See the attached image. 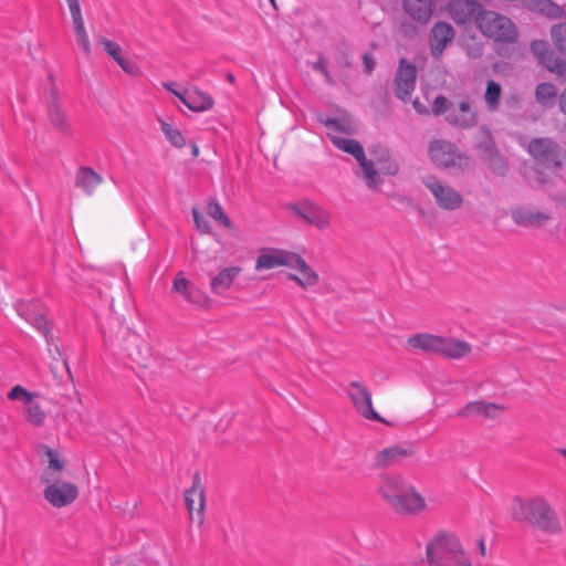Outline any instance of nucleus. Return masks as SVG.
<instances>
[{
	"instance_id": "f257e3e1",
	"label": "nucleus",
	"mask_w": 566,
	"mask_h": 566,
	"mask_svg": "<svg viewBox=\"0 0 566 566\" xmlns=\"http://www.w3.org/2000/svg\"><path fill=\"white\" fill-rule=\"evenodd\" d=\"M512 518L548 535H556L563 531L555 510L539 495L530 499L516 497L513 502Z\"/></svg>"
},
{
	"instance_id": "f03ea898",
	"label": "nucleus",
	"mask_w": 566,
	"mask_h": 566,
	"mask_svg": "<svg viewBox=\"0 0 566 566\" xmlns=\"http://www.w3.org/2000/svg\"><path fill=\"white\" fill-rule=\"evenodd\" d=\"M434 116L444 115L446 122L459 129L468 130L479 123V113L470 97L451 102L443 95H438L431 105Z\"/></svg>"
},
{
	"instance_id": "7ed1b4c3",
	"label": "nucleus",
	"mask_w": 566,
	"mask_h": 566,
	"mask_svg": "<svg viewBox=\"0 0 566 566\" xmlns=\"http://www.w3.org/2000/svg\"><path fill=\"white\" fill-rule=\"evenodd\" d=\"M426 553L430 566H472L459 539L452 534H438L427 544Z\"/></svg>"
},
{
	"instance_id": "20e7f679",
	"label": "nucleus",
	"mask_w": 566,
	"mask_h": 566,
	"mask_svg": "<svg viewBox=\"0 0 566 566\" xmlns=\"http://www.w3.org/2000/svg\"><path fill=\"white\" fill-rule=\"evenodd\" d=\"M428 155L437 167L452 174H464L473 166L470 156L460 151L455 144L446 139L431 140L428 146Z\"/></svg>"
},
{
	"instance_id": "39448f33",
	"label": "nucleus",
	"mask_w": 566,
	"mask_h": 566,
	"mask_svg": "<svg viewBox=\"0 0 566 566\" xmlns=\"http://www.w3.org/2000/svg\"><path fill=\"white\" fill-rule=\"evenodd\" d=\"M332 142L338 149L350 154L358 161L366 186L371 190H379L382 180L378 177L374 161L367 159L361 144L356 139L339 137H332Z\"/></svg>"
},
{
	"instance_id": "423d86ee",
	"label": "nucleus",
	"mask_w": 566,
	"mask_h": 566,
	"mask_svg": "<svg viewBox=\"0 0 566 566\" xmlns=\"http://www.w3.org/2000/svg\"><path fill=\"white\" fill-rule=\"evenodd\" d=\"M478 29L484 35L501 42H514L517 36L515 24L509 18L491 10L480 13Z\"/></svg>"
},
{
	"instance_id": "0eeeda50",
	"label": "nucleus",
	"mask_w": 566,
	"mask_h": 566,
	"mask_svg": "<svg viewBox=\"0 0 566 566\" xmlns=\"http://www.w3.org/2000/svg\"><path fill=\"white\" fill-rule=\"evenodd\" d=\"M527 153L547 168L562 169L566 159V150L549 137H537L530 140Z\"/></svg>"
},
{
	"instance_id": "6e6552de",
	"label": "nucleus",
	"mask_w": 566,
	"mask_h": 566,
	"mask_svg": "<svg viewBox=\"0 0 566 566\" xmlns=\"http://www.w3.org/2000/svg\"><path fill=\"white\" fill-rule=\"evenodd\" d=\"M41 480L45 484L43 496L53 507H65L78 497V488L74 483L61 482L50 473L42 474Z\"/></svg>"
},
{
	"instance_id": "1a4fd4ad",
	"label": "nucleus",
	"mask_w": 566,
	"mask_h": 566,
	"mask_svg": "<svg viewBox=\"0 0 566 566\" xmlns=\"http://www.w3.org/2000/svg\"><path fill=\"white\" fill-rule=\"evenodd\" d=\"M345 392L354 409L363 418L370 421L387 423V421L374 409L371 392L365 384L358 380H353L345 388Z\"/></svg>"
},
{
	"instance_id": "9d476101",
	"label": "nucleus",
	"mask_w": 566,
	"mask_h": 566,
	"mask_svg": "<svg viewBox=\"0 0 566 566\" xmlns=\"http://www.w3.org/2000/svg\"><path fill=\"white\" fill-rule=\"evenodd\" d=\"M46 115L51 127L61 136L72 137L74 129L69 118L67 112L63 107L59 96L57 87L52 85L49 88V97L46 101Z\"/></svg>"
},
{
	"instance_id": "9b49d317",
	"label": "nucleus",
	"mask_w": 566,
	"mask_h": 566,
	"mask_svg": "<svg viewBox=\"0 0 566 566\" xmlns=\"http://www.w3.org/2000/svg\"><path fill=\"white\" fill-rule=\"evenodd\" d=\"M422 182L432 193L440 209L453 211L463 205V196L453 187L440 181L436 176H427Z\"/></svg>"
},
{
	"instance_id": "f8f14e48",
	"label": "nucleus",
	"mask_w": 566,
	"mask_h": 566,
	"mask_svg": "<svg viewBox=\"0 0 566 566\" xmlns=\"http://www.w3.org/2000/svg\"><path fill=\"white\" fill-rule=\"evenodd\" d=\"M185 503L190 518L193 521L196 513L198 524L202 525L205 522L206 500L205 489L198 472L192 476V485L186 491Z\"/></svg>"
},
{
	"instance_id": "ddd939ff",
	"label": "nucleus",
	"mask_w": 566,
	"mask_h": 566,
	"mask_svg": "<svg viewBox=\"0 0 566 566\" xmlns=\"http://www.w3.org/2000/svg\"><path fill=\"white\" fill-rule=\"evenodd\" d=\"M289 209L306 223L325 229L329 226V213L312 201H303L301 203H290Z\"/></svg>"
},
{
	"instance_id": "4468645a",
	"label": "nucleus",
	"mask_w": 566,
	"mask_h": 566,
	"mask_svg": "<svg viewBox=\"0 0 566 566\" xmlns=\"http://www.w3.org/2000/svg\"><path fill=\"white\" fill-rule=\"evenodd\" d=\"M416 82V66L406 59H401L395 77V95L401 101H407L415 90Z\"/></svg>"
},
{
	"instance_id": "2eb2a0df",
	"label": "nucleus",
	"mask_w": 566,
	"mask_h": 566,
	"mask_svg": "<svg viewBox=\"0 0 566 566\" xmlns=\"http://www.w3.org/2000/svg\"><path fill=\"white\" fill-rule=\"evenodd\" d=\"M484 11L476 0H450L448 3V12L457 24L474 21L478 25V18Z\"/></svg>"
},
{
	"instance_id": "dca6fc26",
	"label": "nucleus",
	"mask_w": 566,
	"mask_h": 566,
	"mask_svg": "<svg viewBox=\"0 0 566 566\" xmlns=\"http://www.w3.org/2000/svg\"><path fill=\"white\" fill-rule=\"evenodd\" d=\"M390 509L398 514L417 515L426 509V501L413 485L409 484L405 491L397 496V500Z\"/></svg>"
},
{
	"instance_id": "f3484780",
	"label": "nucleus",
	"mask_w": 566,
	"mask_h": 566,
	"mask_svg": "<svg viewBox=\"0 0 566 566\" xmlns=\"http://www.w3.org/2000/svg\"><path fill=\"white\" fill-rule=\"evenodd\" d=\"M504 410L505 407L503 405L476 400L464 405L461 409L457 411L455 416L469 419L476 418L481 420H493L497 418L502 412H504Z\"/></svg>"
},
{
	"instance_id": "a211bd4d",
	"label": "nucleus",
	"mask_w": 566,
	"mask_h": 566,
	"mask_svg": "<svg viewBox=\"0 0 566 566\" xmlns=\"http://www.w3.org/2000/svg\"><path fill=\"white\" fill-rule=\"evenodd\" d=\"M416 449L410 443L395 444L379 451L375 458V464L379 468H388L401 463L412 457Z\"/></svg>"
},
{
	"instance_id": "6ab92c4d",
	"label": "nucleus",
	"mask_w": 566,
	"mask_h": 566,
	"mask_svg": "<svg viewBox=\"0 0 566 566\" xmlns=\"http://www.w3.org/2000/svg\"><path fill=\"white\" fill-rule=\"evenodd\" d=\"M124 350L138 366L147 367L151 361V348L149 344L137 334H130L125 339Z\"/></svg>"
},
{
	"instance_id": "aec40b11",
	"label": "nucleus",
	"mask_w": 566,
	"mask_h": 566,
	"mask_svg": "<svg viewBox=\"0 0 566 566\" xmlns=\"http://www.w3.org/2000/svg\"><path fill=\"white\" fill-rule=\"evenodd\" d=\"M409 484L399 474H385L380 478L377 492L390 507Z\"/></svg>"
},
{
	"instance_id": "412c9836",
	"label": "nucleus",
	"mask_w": 566,
	"mask_h": 566,
	"mask_svg": "<svg viewBox=\"0 0 566 566\" xmlns=\"http://www.w3.org/2000/svg\"><path fill=\"white\" fill-rule=\"evenodd\" d=\"M98 44L102 45L106 54H108L125 73L135 77L142 75L140 67L135 62H132L123 56V50L118 43L105 36H101L98 39Z\"/></svg>"
},
{
	"instance_id": "4be33fe9",
	"label": "nucleus",
	"mask_w": 566,
	"mask_h": 566,
	"mask_svg": "<svg viewBox=\"0 0 566 566\" xmlns=\"http://www.w3.org/2000/svg\"><path fill=\"white\" fill-rule=\"evenodd\" d=\"M289 268L297 269L301 275L289 273L287 279L304 290L315 286L319 281L318 274L296 253L292 256Z\"/></svg>"
},
{
	"instance_id": "5701e85b",
	"label": "nucleus",
	"mask_w": 566,
	"mask_h": 566,
	"mask_svg": "<svg viewBox=\"0 0 566 566\" xmlns=\"http://www.w3.org/2000/svg\"><path fill=\"white\" fill-rule=\"evenodd\" d=\"M454 30L447 22L436 23L430 32V50L433 57L439 59L447 45L454 39Z\"/></svg>"
},
{
	"instance_id": "b1692460",
	"label": "nucleus",
	"mask_w": 566,
	"mask_h": 566,
	"mask_svg": "<svg viewBox=\"0 0 566 566\" xmlns=\"http://www.w3.org/2000/svg\"><path fill=\"white\" fill-rule=\"evenodd\" d=\"M69 9L72 15L76 43L83 50L85 55L90 56L92 52L91 42L85 30L80 1L69 6Z\"/></svg>"
},
{
	"instance_id": "393cba45",
	"label": "nucleus",
	"mask_w": 566,
	"mask_h": 566,
	"mask_svg": "<svg viewBox=\"0 0 566 566\" xmlns=\"http://www.w3.org/2000/svg\"><path fill=\"white\" fill-rule=\"evenodd\" d=\"M440 344H442V336L428 333L413 334L407 339V346L410 349L424 354H438Z\"/></svg>"
},
{
	"instance_id": "a878e982",
	"label": "nucleus",
	"mask_w": 566,
	"mask_h": 566,
	"mask_svg": "<svg viewBox=\"0 0 566 566\" xmlns=\"http://www.w3.org/2000/svg\"><path fill=\"white\" fill-rule=\"evenodd\" d=\"M512 219L521 227H543L551 219V214L543 211L516 209L512 211Z\"/></svg>"
},
{
	"instance_id": "bb28decb",
	"label": "nucleus",
	"mask_w": 566,
	"mask_h": 566,
	"mask_svg": "<svg viewBox=\"0 0 566 566\" xmlns=\"http://www.w3.org/2000/svg\"><path fill=\"white\" fill-rule=\"evenodd\" d=\"M241 273L240 266H229L219 271L211 277L210 290L213 294L221 295L230 289L235 277Z\"/></svg>"
},
{
	"instance_id": "cd10ccee",
	"label": "nucleus",
	"mask_w": 566,
	"mask_h": 566,
	"mask_svg": "<svg viewBox=\"0 0 566 566\" xmlns=\"http://www.w3.org/2000/svg\"><path fill=\"white\" fill-rule=\"evenodd\" d=\"M293 255V252L283 250L275 251L274 253L260 254L256 259L255 269L270 270L277 266H290Z\"/></svg>"
},
{
	"instance_id": "c85d7f7f",
	"label": "nucleus",
	"mask_w": 566,
	"mask_h": 566,
	"mask_svg": "<svg viewBox=\"0 0 566 566\" xmlns=\"http://www.w3.org/2000/svg\"><path fill=\"white\" fill-rule=\"evenodd\" d=\"M472 350L468 342L442 337V344L439 345L438 354L451 359H459Z\"/></svg>"
},
{
	"instance_id": "c756f323",
	"label": "nucleus",
	"mask_w": 566,
	"mask_h": 566,
	"mask_svg": "<svg viewBox=\"0 0 566 566\" xmlns=\"http://www.w3.org/2000/svg\"><path fill=\"white\" fill-rule=\"evenodd\" d=\"M103 182V177L91 167H81L75 175V186L91 196Z\"/></svg>"
},
{
	"instance_id": "7c9ffc66",
	"label": "nucleus",
	"mask_w": 566,
	"mask_h": 566,
	"mask_svg": "<svg viewBox=\"0 0 566 566\" xmlns=\"http://www.w3.org/2000/svg\"><path fill=\"white\" fill-rule=\"evenodd\" d=\"M184 104L193 112H206L213 107V99L205 92L192 88L186 92Z\"/></svg>"
},
{
	"instance_id": "2f4dec72",
	"label": "nucleus",
	"mask_w": 566,
	"mask_h": 566,
	"mask_svg": "<svg viewBox=\"0 0 566 566\" xmlns=\"http://www.w3.org/2000/svg\"><path fill=\"white\" fill-rule=\"evenodd\" d=\"M535 101L544 108H551L554 106L557 95L556 86L551 82L539 83L535 88Z\"/></svg>"
},
{
	"instance_id": "473e14b6",
	"label": "nucleus",
	"mask_w": 566,
	"mask_h": 566,
	"mask_svg": "<svg viewBox=\"0 0 566 566\" xmlns=\"http://www.w3.org/2000/svg\"><path fill=\"white\" fill-rule=\"evenodd\" d=\"M36 397H32L30 401L24 403V416L27 421L33 427H42L46 419V413L35 400Z\"/></svg>"
},
{
	"instance_id": "72a5a7b5",
	"label": "nucleus",
	"mask_w": 566,
	"mask_h": 566,
	"mask_svg": "<svg viewBox=\"0 0 566 566\" xmlns=\"http://www.w3.org/2000/svg\"><path fill=\"white\" fill-rule=\"evenodd\" d=\"M40 448L44 450L49 459L48 468L43 471V474L50 473L51 478L59 479L57 472H61L65 468V461L60 458L56 450L44 444H41Z\"/></svg>"
},
{
	"instance_id": "f704fd0d",
	"label": "nucleus",
	"mask_w": 566,
	"mask_h": 566,
	"mask_svg": "<svg viewBox=\"0 0 566 566\" xmlns=\"http://www.w3.org/2000/svg\"><path fill=\"white\" fill-rule=\"evenodd\" d=\"M501 93L502 88L497 82L493 80L488 81L486 90L484 93V101L490 112H495L499 108Z\"/></svg>"
},
{
	"instance_id": "c9c22d12",
	"label": "nucleus",
	"mask_w": 566,
	"mask_h": 566,
	"mask_svg": "<svg viewBox=\"0 0 566 566\" xmlns=\"http://www.w3.org/2000/svg\"><path fill=\"white\" fill-rule=\"evenodd\" d=\"M207 213L209 217H211L213 220L219 222L220 224L227 227L228 229H232L233 224L229 217L226 214L222 207L216 201L210 200L207 205Z\"/></svg>"
},
{
	"instance_id": "e433bc0d",
	"label": "nucleus",
	"mask_w": 566,
	"mask_h": 566,
	"mask_svg": "<svg viewBox=\"0 0 566 566\" xmlns=\"http://www.w3.org/2000/svg\"><path fill=\"white\" fill-rule=\"evenodd\" d=\"M533 54L539 60L541 64H545L555 53L551 50L548 43L542 40H535L531 43Z\"/></svg>"
},
{
	"instance_id": "4c0bfd02",
	"label": "nucleus",
	"mask_w": 566,
	"mask_h": 566,
	"mask_svg": "<svg viewBox=\"0 0 566 566\" xmlns=\"http://www.w3.org/2000/svg\"><path fill=\"white\" fill-rule=\"evenodd\" d=\"M535 9L548 18H559L563 14L562 7L552 0H535Z\"/></svg>"
},
{
	"instance_id": "58836bf2",
	"label": "nucleus",
	"mask_w": 566,
	"mask_h": 566,
	"mask_svg": "<svg viewBox=\"0 0 566 566\" xmlns=\"http://www.w3.org/2000/svg\"><path fill=\"white\" fill-rule=\"evenodd\" d=\"M161 130L172 146L181 148L186 145V138L178 129L174 128L170 124L161 120Z\"/></svg>"
},
{
	"instance_id": "ea45409f",
	"label": "nucleus",
	"mask_w": 566,
	"mask_h": 566,
	"mask_svg": "<svg viewBox=\"0 0 566 566\" xmlns=\"http://www.w3.org/2000/svg\"><path fill=\"white\" fill-rule=\"evenodd\" d=\"M551 35L558 51L566 55V22L553 25Z\"/></svg>"
},
{
	"instance_id": "a19ab883",
	"label": "nucleus",
	"mask_w": 566,
	"mask_h": 566,
	"mask_svg": "<svg viewBox=\"0 0 566 566\" xmlns=\"http://www.w3.org/2000/svg\"><path fill=\"white\" fill-rule=\"evenodd\" d=\"M185 300L189 303H192L205 308L210 307L211 304L210 297L203 291L195 286H192L189 293H187Z\"/></svg>"
},
{
	"instance_id": "79ce46f5",
	"label": "nucleus",
	"mask_w": 566,
	"mask_h": 566,
	"mask_svg": "<svg viewBox=\"0 0 566 566\" xmlns=\"http://www.w3.org/2000/svg\"><path fill=\"white\" fill-rule=\"evenodd\" d=\"M32 397H38L36 394L28 391L25 388H23L20 385L14 386L9 392H8V399L10 400H21L23 405Z\"/></svg>"
},
{
	"instance_id": "37998d69",
	"label": "nucleus",
	"mask_w": 566,
	"mask_h": 566,
	"mask_svg": "<svg viewBox=\"0 0 566 566\" xmlns=\"http://www.w3.org/2000/svg\"><path fill=\"white\" fill-rule=\"evenodd\" d=\"M28 322L36 327L46 337L49 334L48 322L43 314L31 315L30 313L21 314Z\"/></svg>"
},
{
	"instance_id": "c03bdc74",
	"label": "nucleus",
	"mask_w": 566,
	"mask_h": 566,
	"mask_svg": "<svg viewBox=\"0 0 566 566\" xmlns=\"http://www.w3.org/2000/svg\"><path fill=\"white\" fill-rule=\"evenodd\" d=\"M317 119L326 127H333L342 133L350 134L353 130L348 123L340 120L338 118H324L323 116L319 115Z\"/></svg>"
},
{
	"instance_id": "a18cd8bd",
	"label": "nucleus",
	"mask_w": 566,
	"mask_h": 566,
	"mask_svg": "<svg viewBox=\"0 0 566 566\" xmlns=\"http://www.w3.org/2000/svg\"><path fill=\"white\" fill-rule=\"evenodd\" d=\"M544 66L549 72L555 73L557 76H564L566 74V61L559 59L556 55L547 60Z\"/></svg>"
},
{
	"instance_id": "49530a36",
	"label": "nucleus",
	"mask_w": 566,
	"mask_h": 566,
	"mask_svg": "<svg viewBox=\"0 0 566 566\" xmlns=\"http://www.w3.org/2000/svg\"><path fill=\"white\" fill-rule=\"evenodd\" d=\"M190 282L182 276V273H178L172 283V290L182 295L185 298L187 293L191 290Z\"/></svg>"
},
{
	"instance_id": "de8ad7c7",
	"label": "nucleus",
	"mask_w": 566,
	"mask_h": 566,
	"mask_svg": "<svg viewBox=\"0 0 566 566\" xmlns=\"http://www.w3.org/2000/svg\"><path fill=\"white\" fill-rule=\"evenodd\" d=\"M192 217L196 224V228L205 234L210 233L211 227L209 221L201 214V212L197 208H192Z\"/></svg>"
},
{
	"instance_id": "09e8293b",
	"label": "nucleus",
	"mask_w": 566,
	"mask_h": 566,
	"mask_svg": "<svg viewBox=\"0 0 566 566\" xmlns=\"http://www.w3.org/2000/svg\"><path fill=\"white\" fill-rule=\"evenodd\" d=\"M378 166H379V170H377L378 174L381 172L384 175L395 176L399 171V165L391 157H388V159L384 160V163Z\"/></svg>"
},
{
	"instance_id": "8fccbe9b",
	"label": "nucleus",
	"mask_w": 566,
	"mask_h": 566,
	"mask_svg": "<svg viewBox=\"0 0 566 566\" xmlns=\"http://www.w3.org/2000/svg\"><path fill=\"white\" fill-rule=\"evenodd\" d=\"M374 159H371L374 161V165H381L384 163V160L388 159V157H390V153L387 148L382 147V146H374L370 150Z\"/></svg>"
},
{
	"instance_id": "3c124183",
	"label": "nucleus",
	"mask_w": 566,
	"mask_h": 566,
	"mask_svg": "<svg viewBox=\"0 0 566 566\" xmlns=\"http://www.w3.org/2000/svg\"><path fill=\"white\" fill-rule=\"evenodd\" d=\"M312 67L315 71L322 73L327 83H333V77L327 69V62L322 56H319L318 60L315 63H313Z\"/></svg>"
},
{
	"instance_id": "603ef678",
	"label": "nucleus",
	"mask_w": 566,
	"mask_h": 566,
	"mask_svg": "<svg viewBox=\"0 0 566 566\" xmlns=\"http://www.w3.org/2000/svg\"><path fill=\"white\" fill-rule=\"evenodd\" d=\"M541 184L551 186V181L548 179H546V178H542L541 179ZM545 191L547 192L549 198L553 201H555L556 203H564V202H566V195H564L562 192H558V191H554L551 187H547L545 189Z\"/></svg>"
},
{
	"instance_id": "864d4df0",
	"label": "nucleus",
	"mask_w": 566,
	"mask_h": 566,
	"mask_svg": "<svg viewBox=\"0 0 566 566\" xmlns=\"http://www.w3.org/2000/svg\"><path fill=\"white\" fill-rule=\"evenodd\" d=\"M491 163L493 165L491 166L494 171H496L499 175H504L507 170L506 165L503 163L500 156L494 155L490 158Z\"/></svg>"
},
{
	"instance_id": "5fc2aeb1",
	"label": "nucleus",
	"mask_w": 566,
	"mask_h": 566,
	"mask_svg": "<svg viewBox=\"0 0 566 566\" xmlns=\"http://www.w3.org/2000/svg\"><path fill=\"white\" fill-rule=\"evenodd\" d=\"M363 64L367 73H371L375 69L376 62L374 56L370 53H365L363 55Z\"/></svg>"
},
{
	"instance_id": "6e6d98bb",
	"label": "nucleus",
	"mask_w": 566,
	"mask_h": 566,
	"mask_svg": "<svg viewBox=\"0 0 566 566\" xmlns=\"http://www.w3.org/2000/svg\"><path fill=\"white\" fill-rule=\"evenodd\" d=\"M412 105H413V108L416 109V112L420 115H429L430 112L429 109L427 108V106L419 101V98H416L413 102H412Z\"/></svg>"
},
{
	"instance_id": "4d7b16f0",
	"label": "nucleus",
	"mask_w": 566,
	"mask_h": 566,
	"mask_svg": "<svg viewBox=\"0 0 566 566\" xmlns=\"http://www.w3.org/2000/svg\"><path fill=\"white\" fill-rule=\"evenodd\" d=\"M559 111L566 116V86L558 96Z\"/></svg>"
},
{
	"instance_id": "13d9d810",
	"label": "nucleus",
	"mask_w": 566,
	"mask_h": 566,
	"mask_svg": "<svg viewBox=\"0 0 566 566\" xmlns=\"http://www.w3.org/2000/svg\"><path fill=\"white\" fill-rule=\"evenodd\" d=\"M172 83H164V87L169 91L170 93H172L176 97H178L180 99L181 103H184L185 101V95L186 93H181V92H178L176 91L174 87H172Z\"/></svg>"
},
{
	"instance_id": "bf43d9fd",
	"label": "nucleus",
	"mask_w": 566,
	"mask_h": 566,
	"mask_svg": "<svg viewBox=\"0 0 566 566\" xmlns=\"http://www.w3.org/2000/svg\"><path fill=\"white\" fill-rule=\"evenodd\" d=\"M478 546H479L480 554H481L482 556H485V554H486V548H485V541H484V538H480V539L478 541Z\"/></svg>"
},
{
	"instance_id": "052dcab7",
	"label": "nucleus",
	"mask_w": 566,
	"mask_h": 566,
	"mask_svg": "<svg viewBox=\"0 0 566 566\" xmlns=\"http://www.w3.org/2000/svg\"><path fill=\"white\" fill-rule=\"evenodd\" d=\"M191 153H192L193 157H198V155H199V148H198L197 144H195V143L191 144Z\"/></svg>"
},
{
	"instance_id": "680f3d73",
	"label": "nucleus",
	"mask_w": 566,
	"mask_h": 566,
	"mask_svg": "<svg viewBox=\"0 0 566 566\" xmlns=\"http://www.w3.org/2000/svg\"><path fill=\"white\" fill-rule=\"evenodd\" d=\"M63 366L65 368V371L67 374V377L71 379L72 378V374H71V370H70V367H69V363L67 360H63Z\"/></svg>"
},
{
	"instance_id": "e2e57ef3",
	"label": "nucleus",
	"mask_w": 566,
	"mask_h": 566,
	"mask_svg": "<svg viewBox=\"0 0 566 566\" xmlns=\"http://www.w3.org/2000/svg\"><path fill=\"white\" fill-rule=\"evenodd\" d=\"M227 81L231 84L234 83V75L232 73H228L227 74Z\"/></svg>"
},
{
	"instance_id": "0e129e2a",
	"label": "nucleus",
	"mask_w": 566,
	"mask_h": 566,
	"mask_svg": "<svg viewBox=\"0 0 566 566\" xmlns=\"http://www.w3.org/2000/svg\"><path fill=\"white\" fill-rule=\"evenodd\" d=\"M49 81L51 82L50 87H51L52 85L56 86V85H55V83H54V76H53V74H52V73H50V74H49Z\"/></svg>"
},
{
	"instance_id": "69168bd1",
	"label": "nucleus",
	"mask_w": 566,
	"mask_h": 566,
	"mask_svg": "<svg viewBox=\"0 0 566 566\" xmlns=\"http://www.w3.org/2000/svg\"><path fill=\"white\" fill-rule=\"evenodd\" d=\"M401 201H402V202H406V203H408V205H412V200H411V199H409V198H407V197H402V198H401Z\"/></svg>"
},
{
	"instance_id": "338daca9",
	"label": "nucleus",
	"mask_w": 566,
	"mask_h": 566,
	"mask_svg": "<svg viewBox=\"0 0 566 566\" xmlns=\"http://www.w3.org/2000/svg\"><path fill=\"white\" fill-rule=\"evenodd\" d=\"M65 1H66L67 6H71V4L75 3V2H77L78 0H65Z\"/></svg>"
},
{
	"instance_id": "774afa93",
	"label": "nucleus",
	"mask_w": 566,
	"mask_h": 566,
	"mask_svg": "<svg viewBox=\"0 0 566 566\" xmlns=\"http://www.w3.org/2000/svg\"><path fill=\"white\" fill-rule=\"evenodd\" d=\"M559 453L566 458V449H559Z\"/></svg>"
}]
</instances>
